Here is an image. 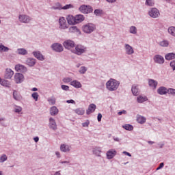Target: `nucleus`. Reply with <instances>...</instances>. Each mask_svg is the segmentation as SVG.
Wrapping results in <instances>:
<instances>
[{"mask_svg":"<svg viewBox=\"0 0 175 175\" xmlns=\"http://www.w3.org/2000/svg\"><path fill=\"white\" fill-rule=\"evenodd\" d=\"M148 14L152 18H158V16L161 15V13H159V10L154 8L150 9L148 12Z\"/></svg>","mask_w":175,"mask_h":175,"instance_id":"6e6552de","label":"nucleus"},{"mask_svg":"<svg viewBox=\"0 0 175 175\" xmlns=\"http://www.w3.org/2000/svg\"><path fill=\"white\" fill-rule=\"evenodd\" d=\"M18 21L23 24H29L32 21V17L27 14H20L18 16Z\"/></svg>","mask_w":175,"mask_h":175,"instance_id":"39448f33","label":"nucleus"},{"mask_svg":"<svg viewBox=\"0 0 175 175\" xmlns=\"http://www.w3.org/2000/svg\"><path fill=\"white\" fill-rule=\"evenodd\" d=\"M97 120H98V122H100L102 121V113L98 114Z\"/></svg>","mask_w":175,"mask_h":175,"instance_id":"13d9d810","label":"nucleus"},{"mask_svg":"<svg viewBox=\"0 0 175 175\" xmlns=\"http://www.w3.org/2000/svg\"><path fill=\"white\" fill-rule=\"evenodd\" d=\"M10 50V49H9V47L5 46L2 43H0V51H3L4 53H8V51H9Z\"/></svg>","mask_w":175,"mask_h":175,"instance_id":"4c0bfd02","label":"nucleus"},{"mask_svg":"<svg viewBox=\"0 0 175 175\" xmlns=\"http://www.w3.org/2000/svg\"><path fill=\"white\" fill-rule=\"evenodd\" d=\"M148 85L149 87H150V88H152L153 90H156L157 87L158 86V81L154 79H149Z\"/></svg>","mask_w":175,"mask_h":175,"instance_id":"412c9836","label":"nucleus"},{"mask_svg":"<svg viewBox=\"0 0 175 175\" xmlns=\"http://www.w3.org/2000/svg\"><path fill=\"white\" fill-rule=\"evenodd\" d=\"M31 98H33L35 102H38V99H39V94H38V92H33L31 94Z\"/></svg>","mask_w":175,"mask_h":175,"instance_id":"49530a36","label":"nucleus"},{"mask_svg":"<svg viewBox=\"0 0 175 175\" xmlns=\"http://www.w3.org/2000/svg\"><path fill=\"white\" fill-rule=\"evenodd\" d=\"M163 146H165V144H157V146H156L157 148H163Z\"/></svg>","mask_w":175,"mask_h":175,"instance_id":"bf43d9fd","label":"nucleus"},{"mask_svg":"<svg viewBox=\"0 0 175 175\" xmlns=\"http://www.w3.org/2000/svg\"><path fill=\"white\" fill-rule=\"evenodd\" d=\"M14 78L16 84H21L24 81V75L21 73H16Z\"/></svg>","mask_w":175,"mask_h":175,"instance_id":"9b49d317","label":"nucleus"},{"mask_svg":"<svg viewBox=\"0 0 175 175\" xmlns=\"http://www.w3.org/2000/svg\"><path fill=\"white\" fill-rule=\"evenodd\" d=\"M26 65H28L30 68L35 66L36 65V60L35 58L29 57L26 59Z\"/></svg>","mask_w":175,"mask_h":175,"instance_id":"a211bd4d","label":"nucleus"},{"mask_svg":"<svg viewBox=\"0 0 175 175\" xmlns=\"http://www.w3.org/2000/svg\"><path fill=\"white\" fill-rule=\"evenodd\" d=\"M61 88L63 90V91H69V86L66 85H62Z\"/></svg>","mask_w":175,"mask_h":175,"instance_id":"6e6d98bb","label":"nucleus"},{"mask_svg":"<svg viewBox=\"0 0 175 175\" xmlns=\"http://www.w3.org/2000/svg\"><path fill=\"white\" fill-rule=\"evenodd\" d=\"M51 9H52V10H62V5L59 2L55 3Z\"/></svg>","mask_w":175,"mask_h":175,"instance_id":"7c9ffc66","label":"nucleus"},{"mask_svg":"<svg viewBox=\"0 0 175 175\" xmlns=\"http://www.w3.org/2000/svg\"><path fill=\"white\" fill-rule=\"evenodd\" d=\"M94 14L95 16H102L103 14V10L100 9L94 10Z\"/></svg>","mask_w":175,"mask_h":175,"instance_id":"c03bdc74","label":"nucleus"},{"mask_svg":"<svg viewBox=\"0 0 175 175\" xmlns=\"http://www.w3.org/2000/svg\"><path fill=\"white\" fill-rule=\"evenodd\" d=\"M146 121H147V119L146 118V117L144 116H142L140 115H137V122H138V124H146Z\"/></svg>","mask_w":175,"mask_h":175,"instance_id":"cd10ccee","label":"nucleus"},{"mask_svg":"<svg viewBox=\"0 0 175 175\" xmlns=\"http://www.w3.org/2000/svg\"><path fill=\"white\" fill-rule=\"evenodd\" d=\"M15 70L21 73H27L28 72V68L23 64H16L15 66Z\"/></svg>","mask_w":175,"mask_h":175,"instance_id":"9d476101","label":"nucleus"},{"mask_svg":"<svg viewBox=\"0 0 175 175\" xmlns=\"http://www.w3.org/2000/svg\"><path fill=\"white\" fill-rule=\"evenodd\" d=\"M96 29V25L94 23H86L82 26V31L84 33L90 35Z\"/></svg>","mask_w":175,"mask_h":175,"instance_id":"f03ea898","label":"nucleus"},{"mask_svg":"<svg viewBox=\"0 0 175 175\" xmlns=\"http://www.w3.org/2000/svg\"><path fill=\"white\" fill-rule=\"evenodd\" d=\"M96 110V105L95 104H90L88 109L86 110V114L90 116L92 113H94Z\"/></svg>","mask_w":175,"mask_h":175,"instance_id":"6ab92c4d","label":"nucleus"},{"mask_svg":"<svg viewBox=\"0 0 175 175\" xmlns=\"http://www.w3.org/2000/svg\"><path fill=\"white\" fill-rule=\"evenodd\" d=\"M60 151H62V152H69L70 151V146L65 144H61Z\"/></svg>","mask_w":175,"mask_h":175,"instance_id":"4be33fe9","label":"nucleus"},{"mask_svg":"<svg viewBox=\"0 0 175 175\" xmlns=\"http://www.w3.org/2000/svg\"><path fill=\"white\" fill-rule=\"evenodd\" d=\"M75 113L78 116H83L84 113H85V109L84 108H77L75 110Z\"/></svg>","mask_w":175,"mask_h":175,"instance_id":"c9c22d12","label":"nucleus"},{"mask_svg":"<svg viewBox=\"0 0 175 175\" xmlns=\"http://www.w3.org/2000/svg\"><path fill=\"white\" fill-rule=\"evenodd\" d=\"M70 84L75 88H81V87H82L81 83H80V81H79L77 80H74V81H71V83Z\"/></svg>","mask_w":175,"mask_h":175,"instance_id":"bb28decb","label":"nucleus"},{"mask_svg":"<svg viewBox=\"0 0 175 175\" xmlns=\"http://www.w3.org/2000/svg\"><path fill=\"white\" fill-rule=\"evenodd\" d=\"M59 112V110H58V108H57V107L55 106H53L50 109L51 116H57V114H58Z\"/></svg>","mask_w":175,"mask_h":175,"instance_id":"c85d7f7f","label":"nucleus"},{"mask_svg":"<svg viewBox=\"0 0 175 175\" xmlns=\"http://www.w3.org/2000/svg\"><path fill=\"white\" fill-rule=\"evenodd\" d=\"M13 75H14V72H13L10 68H7L5 70L4 77L5 79H10L12 77H13Z\"/></svg>","mask_w":175,"mask_h":175,"instance_id":"aec40b11","label":"nucleus"},{"mask_svg":"<svg viewBox=\"0 0 175 175\" xmlns=\"http://www.w3.org/2000/svg\"><path fill=\"white\" fill-rule=\"evenodd\" d=\"M0 84L3 87H6L7 88H10V85H12V84L10 83V81L5 79H2L1 82H0Z\"/></svg>","mask_w":175,"mask_h":175,"instance_id":"2f4dec72","label":"nucleus"},{"mask_svg":"<svg viewBox=\"0 0 175 175\" xmlns=\"http://www.w3.org/2000/svg\"><path fill=\"white\" fill-rule=\"evenodd\" d=\"M87 52V48L81 44H77L75 46V50L73 51L74 54L77 55H81L84 53Z\"/></svg>","mask_w":175,"mask_h":175,"instance_id":"7ed1b4c3","label":"nucleus"},{"mask_svg":"<svg viewBox=\"0 0 175 175\" xmlns=\"http://www.w3.org/2000/svg\"><path fill=\"white\" fill-rule=\"evenodd\" d=\"M85 20V17L83 16V14H77L75 16V23L80 24V23H83Z\"/></svg>","mask_w":175,"mask_h":175,"instance_id":"393cba45","label":"nucleus"},{"mask_svg":"<svg viewBox=\"0 0 175 175\" xmlns=\"http://www.w3.org/2000/svg\"><path fill=\"white\" fill-rule=\"evenodd\" d=\"M167 32L172 36H174L175 37V27L174 26L170 27L168 28V29H167Z\"/></svg>","mask_w":175,"mask_h":175,"instance_id":"e433bc0d","label":"nucleus"},{"mask_svg":"<svg viewBox=\"0 0 175 175\" xmlns=\"http://www.w3.org/2000/svg\"><path fill=\"white\" fill-rule=\"evenodd\" d=\"M154 0H146L145 2V5H146V6H154Z\"/></svg>","mask_w":175,"mask_h":175,"instance_id":"a18cd8bd","label":"nucleus"},{"mask_svg":"<svg viewBox=\"0 0 175 175\" xmlns=\"http://www.w3.org/2000/svg\"><path fill=\"white\" fill-rule=\"evenodd\" d=\"M107 159H113L116 155H117V150L115 149L109 150L107 153Z\"/></svg>","mask_w":175,"mask_h":175,"instance_id":"dca6fc26","label":"nucleus"},{"mask_svg":"<svg viewBox=\"0 0 175 175\" xmlns=\"http://www.w3.org/2000/svg\"><path fill=\"white\" fill-rule=\"evenodd\" d=\"M113 139L114 140V142H118V143H120V142H121V139L118 137H113Z\"/></svg>","mask_w":175,"mask_h":175,"instance_id":"e2e57ef3","label":"nucleus"},{"mask_svg":"<svg viewBox=\"0 0 175 175\" xmlns=\"http://www.w3.org/2000/svg\"><path fill=\"white\" fill-rule=\"evenodd\" d=\"M167 90L168 89L166 87L161 86L157 89V94H159V95H166Z\"/></svg>","mask_w":175,"mask_h":175,"instance_id":"5701e85b","label":"nucleus"},{"mask_svg":"<svg viewBox=\"0 0 175 175\" xmlns=\"http://www.w3.org/2000/svg\"><path fill=\"white\" fill-rule=\"evenodd\" d=\"M131 92L134 96H137V95H139V85H133L131 87Z\"/></svg>","mask_w":175,"mask_h":175,"instance_id":"b1692460","label":"nucleus"},{"mask_svg":"<svg viewBox=\"0 0 175 175\" xmlns=\"http://www.w3.org/2000/svg\"><path fill=\"white\" fill-rule=\"evenodd\" d=\"M90 126V120H87L85 122L82 123L83 128H87Z\"/></svg>","mask_w":175,"mask_h":175,"instance_id":"603ef678","label":"nucleus"},{"mask_svg":"<svg viewBox=\"0 0 175 175\" xmlns=\"http://www.w3.org/2000/svg\"><path fill=\"white\" fill-rule=\"evenodd\" d=\"M64 83H72V78L66 77L63 79Z\"/></svg>","mask_w":175,"mask_h":175,"instance_id":"5fc2aeb1","label":"nucleus"},{"mask_svg":"<svg viewBox=\"0 0 175 175\" xmlns=\"http://www.w3.org/2000/svg\"><path fill=\"white\" fill-rule=\"evenodd\" d=\"M123 154H124V155H127V157H132V154L126 151H124Z\"/></svg>","mask_w":175,"mask_h":175,"instance_id":"0e129e2a","label":"nucleus"},{"mask_svg":"<svg viewBox=\"0 0 175 175\" xmlns=\"http://www.w3.org/2000/svg\"><path fill=\"white\" fill-rule=\"evenodd\" d=\"M59 28L60 29H68V24L66 23V20L64 16H62L59 18Z\"/></svg>","mask_w":175,"mask_h":175,"instance_id":"f8f14e48","label":"nucleus"},{"mask_svg":"<svg viewBox=\"0 0 175 175\" xmlns=\"http://www.w3.org/2000/svg\"><path fill=\"white\" fill-rule=\"evenodd\" d=\"M69 32L71 33H80V29L77 26H72L69 28Z\"/></svg>","mask_w":175,"mask_h":175,"instance_id":"f704fd0d","label":"nucleus"},{"mask_svg":"<svg viewBox=\"0 0 175 175\" xmlns=\"http://www.w3.org/2000/svg\"><path fill=\"white\" fill-rule=\"evenodd\" d=\"M8 161V156H6V154H3L1 157H0V163H3V162Z\"/></svg>","mask_w":175,"mask_h":175,"instance_id":"de8ad7c7","label":"nucleus"},{"mask_svg":"<svg viewBox=\"0 0 175 175\" xmlns=\"http://www.w3.org/2000/svg\"><path fill=\"white\" fill-rule=\"evenodd\" d=\"M16 53L19 55H27L28 54V51L24 48H19L17 49Z\"/></svg>","mask_w":175,"mask_h":175,"instance_id":"c756f323","label":"nucleus"},{"mask_svg":"<svg viewBox=\"0 0 175 175\" xmlns=\"http://www.w3.org/2000/svg\"><path fill=\"white\" fill-rule=\"evenodd\" d=\"M153 61L155 64H159V65L165 64V58L161 55H155L153 57Z\"/></svg>","mask_w":175,"mask_h":175,"instance_id":"1a4fd4ad","label":"nucleus"},{"mask_svg":"<svg viewBox=\"0 0 175 175\" xmlns=\"http://www.w3.org/2000/svg\"><path fill=\"white\" fill-rule=\"evenodd\" d=\"M55 155L57 158H61V153L59 152H55Z\"/></svg>","mask_w":175,"mask_h":175,"instance_id":"338daca9","label":"nucleus"},{"mask_svg":"<svg viewBox=\"0 0 175 175\" xmlns=\"http://www.w3.org/2000/svg\"><path fill=\"white\" fill-rule=\"evenodd\" d=\"M51 48L53 51H55V53H62V51H64V46L62 44L58 42L52 44Z\"/></svg>","mask_w":175,"mask_h":175,"instance_id":"423d86ee","label":"nucleus"},{"mask_svg":"<svg viewBox=\"0 0 175 175\" xmlns=\"http://www.w3.org/2000/svg\"><path fill=\"white\" fill-rule=\"evenodd\" d=\"M147 100H148V98H147V96H139L137 98V102L138 103H144V102H147Z\"/></svg>","mask_w":175,"mask_h":175,"instance_id":"473e14b6","label":"nucleus"},{"mask_svg":"<svg viewBox=\"0 0 175 175\" xmlns=\"http://www.w3.org/2000/svg\"><path fill=\"white\" fill-rule=\"evenodd\" d=\"M88 68L85 66H81L80 69L79 70V72L80 75H85V72H87Z\"/></svg>","mask_w":175,"mask_h":175,"instance_id":"79ce46f5","label":"nucleus"},{"mask_svg":"<svg viewBox=\"0 0 175 175\" xmlns=\"http://www.w3.org/2000/svg\"><path fill=\"white\" fill-rule=\"evenodd\" d=\"M159 45L161 46V47H167V46H169V41L166 40H164L163 41H161L159 42Z\"/></svg>","mask_w":175,"mask_h":175,"instance_id":"a19ab883","label":"nucleus"},{"mask_svg":"<svg viewBox=\"0 0 175 175\" xmlns=\"http://www.w3.org/2000/svg\"><path fill=\"white\" fill-rule=\"evenodd\" d=\"M165 58L167 61H172V59H175V53H170L165 55Z\"/></svg>","mask_w":175,"mask_h":175,"instance_id":"72a5a7b5","label":"nucleus"},{"mask_svg":"<svg viewBox=\"0 0 175 175\" xmlns=\"http://www.w3.org/2000/svg\"><path fill=\"white\" fill-rule=\"evenodd\" d=\"M118 116H122V114H126V111L122 110L118 113Z\"/></svg>","mask_w":175,"mask_h":175,"instance_id":"052dcab7","label":"nucleus"},{"mask_svg":"<svg viewBox=\"0 0 175 175\" xmlns=\"http://www.w3.org/2000/svg\"><path fill=\"white\" fill-rule=\"evenodd\" d=\"M170 66L172 68V70H175V60H172L170 63Z\"/></svg>","mask_w":175,"mask_h":175,"instance_id":"864d4df0","label":"nucleus"},{"mask_svg":"<svg viewBox=\"0 0 175 175\" xmlns=\"http://www.w3.org/2000/svg\"><path fill=\"white\" fill-rule=\"evenodd\" d=\"M167 94H169V95H172L173 96H175V89L168 88Z\"/></svg>","mask_w":175,"mask_h":175,"instance_id":"09e8293b","label":"nucleus"},{"mask_svg":"<svg viewBox=\"0 0 175 175\" xmlns=\"http://www.w3.org/2000/svg\"><path fill=\"white\" fill-rule=\"evenodd\" d=\"M74 6L72 4H67L62 7V10H68L69 9H73Z\"/></svg>","mask_w":175,"mask_h":175,"instance_id":"37998d69","label":"nucleus"},{"mask_svg":"<svg viewBox=\"0 0 175 175\" xmlns=\"http://www.w3.org/2000/svg\"><path fill=\"white\" fill-rule=\"evenodd\" d=\"M63 46L67 50H70V49H73L76 46V44L75 43V41L72 40H66L63 42Z\"/></svg>","mask_w":175,"mask_h":175,"instance_id":"0eeeda50","label":"nucleus"},{"mask_svg":"<svg viewBox=\"0 0 175 175\" xmlns=\"http://www.w3.org/2000/svg\"><path fill=\"white\" fill-rule=\"evenodd\" d=\"M32 55L38 61H44V59H46V57H44V55H43V54H42V53L40 51H33Z\"/></svg>","mask_w":175,"mask_h":175,"instance_id":"ddd939ff","label":"nucleus"},{"mask_svg":"<svg viewBox=\"0 0 175 175\" xmlns=\"http://www.w3.org/2000/svg\"><path fill=\"white\" fill-rule=\"evenodd\" d=\"M49 126L52 131H57V122L53 118H49Z\"/></svg>","mask_w":175,"mask_h":175,"instance_id":"2eb2a0df","label":"nucleus"},{"mask_svg":"<svg viewBox=\"0 0 175 175\" xmlns=\"http://www.w3.org/2000/svg\"><path fill=\"white\" fill-rule=\"evenodd\" d=\"M33 140L36 143H38L39 142V137H36L33 138Z\"/></svg>","mask_w":175,"mask_h":175,"instance_id":"774afa93","label":"nucleus"},{"mask_svg":"<svg viewBox=\"0 0 175 175\" xmlns=\"http://www.w3.org/2000/svg\"><path fill=\"white\" fill-rule=\"evenodd\" d=\"M124 50H125L126 54H127V55H132V54L135 53L133 47H132V46L129 45V44H124Z\"/></svg>","mask_w":175,"mask_h":175,"instance_id":"4468645a","label":"nucleus"},{"mask_svg":"<svg viewBox=\"0 0 175 175\" xmlns=\"http://www.w3.org/2000/svg\"><path fill=\"white\" fill-rule=\"evenodd\" d=\"M122 128L126 131H133V126L132 124H126L122 126Z\"/></svg>","mask_w":175,"mask_h":175,"instance_id":"58836bf2","label":"nucleus"},{"mask_svg":"<svg viewBox=\"0 0 175 175\" xmlns=\"http://www.w3.org/2000/svg\"><path fill=\"white\" fill-rule=\"evenodd\" d=\"M66 103H71L72 105H75V103H76V102L74 101V100L70 99V100H66Z\"/></svg>","mask_w":175,"mask_h":175,"instance_id":"680f3d73","label":"nucleus"},{"mask_svg":"<svg viewBox=\"0 0 175 175\" xmlns=\"http://www.w3.org/2000/svg\"><path fill=\"white\" fill-rule=\"evenodd\" d=\"M106 1L109 3H114L115 2H117V0H106Z\"/></svg>","mask_w":175,"mask_h":175,"instance_id":"69168bd1","label":"nucleus"},{"mask_svg":"<svg viewBox=\"0 0 175 175\" xmlns=\"http://www.w3.org/2000/svg\"><path fill=\"white\" fill-rule=\"evenodd\" d=\"M67 23L70 25H75L76 24V18L73 15H68L66 17Z\"/></svg>","mask_w":175,"mask_h":175,"instance_id":"f3484780","label":"nucleus"},{"mask_svg":"<svg viewBox=\"0 0 175 175\" xmlns=\"http://www.w3.org/2000/svg\"><path fill=\"white\" fill-rule=\"evenodd\" d=\"M118 87H120V81L116 79H110L106 83V88L108 91H117V90H118Z\"/></svg>","mask_w":175,"mask_h":175,"instance_id":"f257e3e1","label":"nucleus"},{"mask_svg":"<svg viewBox=\"0 0 175 175\" xmlns=\"http://www.w3.org/2000/svg\"><path fill=\"white\" fill-rule=\"evenodd\" d=\"M13 98L15 100L20 101L21 99H23V96H21V94L18 93L16 90L13 91Z\"/></svg>","mask_w":175,"mask_h":175,"instance_id":"a878e982","label":"nucleus"},{"mask_svg":"<svg viewBox=\"0 0 175 175\" xmlns=\"http://www.w3.org/2000/svg\"><path fill=\"white\" fill-rule=\"evenodd\" d=\"M79 10L83 14H88L89 13H92V12H94V8L90 5H82L79 8Z\"/></svg>","mask_w":175,"mask_h":175,"instance_id":"20e7f679","label":"nucleus"},{"mask_svg":"<svg viewBox=\"0 0 175 175\" xmlns=\"http://www.w3.org/2000/svg\"><path fill=\"white\" fill-rule=\"evenodd\" d=\"M48 102H49V105H55V98H49Z\"/></svg>","mask_w":175,"mask_h":175,"instance_id":"3c124183","label":"nucleus"},{"mask_svg":"<svg viewBox=\"0 0 175 175\" xmlns=\"http://www.w3.org/2000/svg\"><path fill=\"white\" fill-rule=\"evenodd\" d=\"M16 108L14 109L15 113H21L23 111V108L20 106H16Z\"/></svg>","mask_w":175,"mask_h":175,"instance_id":"8fccbe9b","label":"nucleus"},{"mask_svg":"<svg viewBox=\"0 0 175 175\" xmlns=\"http://www.w3.org/2000/svg\"><path fill=\"white\" fill-rule=\"evenodd\" d=\"M129 32H130V33L136 35V33H137V28H136V27H135V26H131V27H130Z\"/></svg>","mask_w":175,"mask_h":175,"instance_id":"ea45409f","label":"nucleus"},{"mask_svg":"<svg viewBox=\"0 0 175 175\" xmlns=\"http://www.w3.org/2000/svg\"><path fill=\"white\" fill-rule=\"evenodd\" d=\"M164 166H165V163H161L159 164V167L156 169V170L157 171L161 170V169H162Z\"/></svg>","mask_w":175,"mask_h":175,"instance_id":"4d7b16f0","label":"nucleus"}]
</instances>
